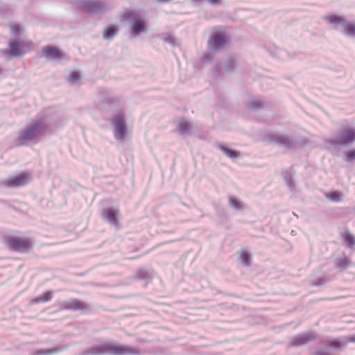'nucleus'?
<instances>
[{
  "instance_id": "obj_1",
  "label": "nucleus",
  "mask_w": 355,
  "mask_h": 355,
  "mask_svg": "<svg viewBox=\"0 0 355 355\" xmlns=\"http://www.w3.org/2000/svg\"><path fill=\"white\" fill-rule=\"evenodd\" d=\"M5 243L10 250L18 252H26L33 247V242L31 238L8 236L5 239Z\"/></svg>"
},
{
  "instance_id": "obj_2",
  "label": "nucleus",
  "mask_w": 355,
  "mask_h": 355,
  "mask_svg": "<svg viewBox=\"0 0 355 355\" xmlns=\"http://www.w3.org/2000/svg\"><path fill=\"white\" fill-rule=\"evenodd\" d=\"M46 128V125L42 120H39L24 130L20 132L17 139L19 145L23 144L24 141L33 140L35 138L44 134Z\"/></svg>"
},
{
  "instance_id": "obj_3",
  "label": "nucleus",
  "mask_w": 355,
  "mask_h": 355,
  "mask_svg": "<svg viewBox=\"0 0 355 355\" xmlns=\"http://www.w3.org/2000/svg\"><path fill=\"white\" fill-rule=\"evenodd\" d=\"M355 141V128L346 126L340 129L334 139H329L328 142L331 144L347 146Z\"/></svg>"
},
{
  "instance_id": "obj_4",
  "label": "nucleus",
  "mask_w": 355,
  "mask_h": 355,
  "mask_svg": "<svg viewBox=\"0 0 355 355\" xmlns=\"http://www.w3.org/2000/svg\"><path fill=\"white\" fill-rule=\"evenodd\" d=\"M31 180V172L26 171L8 177L2 182V184L10 188L21 187L28 184Z\"/></svg>"
},
{
  "instance_id": "obj_5",
  "label": "nucleus",
  "mask_w": 355,
  "mask_h": 355,
  "mask_svg": "<svg viewBox=\"0 0 355 355\" xmlns=\"http://www.w3.org/2000/svg\"><path fill=\"white\" fill-rule=\"evenodd\" d=\"M229 38L225 31L222 28H216L208 40V46L210 50H218L224 47L228 42Z\"/></svg>"
},
{
  "instance_id": "obj_6",
  "label": "nucleus",
  "mask_w": 355,
  "mask_h": 355,
  "mask_svg": "<svg viewBox=\"0 0 355 355\" xmlns=\"http://www.w3.org/2000/svg\"><path fill=\"white\" fill-rule=\"evenodd\" d=\"M80 7L91 14L103 13L108 9L106 2L101 1H85L80 3Z\"/></svg>"
},
{
  "instance_id": "obj_7",
  "label": "nucleus",
  "mask_w": 355,
  "mask_h": 355,
  "mask_svg": "<svg viewBox=\"0 0 355 355\" xmlns=\"http://www.w3.org/2000/svg\"><path fill=\"white\" fill-rule=\"evenodd\" d=\"M114 136L116 139L123 140L125 135V123L123 115L119 114L112 119Z\"/></svg>"
},
{
  "instance_id": "obj_8",
  "label": "nucleus",
  "mask_w": 355,
  "mask_h": 355,
  "mask_svg": "<svg viewBox=\"0 0 355 355\" xmlns=\"http://www.w3.org/2000/svg\"><path fill=\"white\" fill-rule=\"evenodd\" d=\"M120 211L118 209L112 207L106 208L103 211V217L106 219L110 223L116 225H118V218Z\"/></svg>"
},
{
  "instance_id": "obj_9",
  "label": "nucleus",
  "mask_w": 355,
  "mask_h": 355,
  "mask_svg": "<svg viewBox=\"0 0 355 355\" xmlns=\"http://www.w3.org/2000/svg\"><path fill=\"white\" fill-rule=\"evenodd\" d=\"M87 307V304L77 299H70L67 301L62 309L65 310H83Z\"/></svg>"
},
{
  "instance_id": "obj_10",
  "label": "nucleus",
  "mask_w": 355,
  "mask_h": 355,
  "mask_svg": "<svg viewBox=\"0 0 355 355\" xmlns=\"http://www.w3.org/2000/svg\"><path fill=\"white\" fill-rule=\"evenodd\" d=\"M145 25L146 22L144 19L140 17L135 18L131 25L132 34L136 35L141 32H144L145 31Z\"/></svg>"
},
{
  "instance_id": "obj_11",
  "label": "nucleus",
  "mask_w": 355,
  "mask_h": 355,
  "mask_svg": "<svg viewBox=\"0 0 355 355\" xmlns=\"http://www.w3.org/2000/svg\"><path fill=\"white\" fill-rule=\"evenodd\" d=\"M44 55L49 59L58 58L61 56L58 49L53 46H47L42 49Z\"/></svg>"
},
{
  "instance_id": "obj_12",
  "label": "nucleus",
  "mask_w": 355,
  "mask_h": 355,
  "mask_svg": "<svg viewBox=\"0 0 355 355\" xmlns=\"http://www.w3.org/2000/svg\"><path fill=\"white\" fill-rule=\"evenodd\" d=\"M315 337L309 334H303L297 336L294 339V344L296 345H301L306 343L309 340H313Z\"/></svg>"
},
{
  "instance_id": "obj_13",
  "label": "nucleus",
  "mask_w": 355,
  "mask_h": 355,
  "mask_svg": "<svg viewBox=\"0 0 355 355\" xmlns=\"http://www.w3.org/2000/svg\"><path fill=\"white\" fill-rule=\"evenodd\" d=\"M53 297L51 291H46L42 293L41 295L31 300L32 304H39L41 302H46L50 301Z\"/></svg>"
},
{
  "instance_id": "obj_14",
  "label": "nucleus",
  "mask_w": 355,
  "mask_h": 355,
  "mask_svg": "<svg viewBox=\"0 0 355 355\" xmlns=\"http://www.w3.org/2000/svg\"><path fill=\"white\" fill-rule=\"evenodd\" d=\"M343 32L347 35L355 37V24L343 21Z\"/></svg>"
},
{
  "instance_id": "obj_15",
  "label": "nucleus",
  "mask_w": 355,
  "mask_h": 355,
  "mask_svg": "<svg viewBox=\"0 0 355 355\" xmlns=\"http://www.w3.org/2000/svg\"><path fill=\"white\" fill-rule=\"evenodd\" d=\"M10 52L13 56H19L25 53L23 47L18 43H11L9 45Z\"/></svg>"
},
{
  "instance_id": "obj_16",
  "label": "nucleus",
  "mask_w": 355,
  "mask_h": 355,
  "mask_svg": "<svg viewBox=\"0 0 355 355\" xmlns=\"http://www.w3.org/2000/svg\"><path fill=\"white\" fill-rule=\"evenodd\" d=\"M325 197L333 202H340L343 200V194L338 191H332L326 193Z\"/></svg>"
},
{
  "instance_id": "obj_17",
  "label": "nucleus",
  "mask_w": 355,
  "mask_h": 355,
  "mask_svg": "<svg viewBox=\"0 0 355 355\" xmlns=\"http://www.w3.org/2000/svg\"><path fill=\"white\" fill-rule=\"evenodd\" d=\"M219 148L230 158H237L240 156V153L233 149H230L224 146H219Z\"/></svg>"
},
{
  "instance_id": "obj_18",
  "label": "nucleus",
  "mask_w": 355,
  "mask_h": 355,
  "mask_svg": "<svg viewBox=\"0 0 355 355\" xmlns=\"http://www.w3.org/2000/svg\"><path fill=\"white\" fill-rule=\"evenodd\" d=\"M118 29L114 25L107 26L103 33V35L106 39L112 38L117 33Z\"/></svg>"
},
{
  "instance_id": "obj_19",
  "label": "nucleus",
  "mask_w": 355,
  "mask_h": 355,
  "mask_svg": "<svg viewBox=\"0 0 355 355\" xmlns=\"http://www.w3.org/2000/svg\"><path fill=\"white\" fill-rule=\"evenodd\" d=\"M239 259L246 266H249L251 262V256L245 250H241L239 254Z\"/></svg>"
},
{
  "instance_id": "obj_20",
  "label": "nucleus",
  "mask_w": 355,
  "mask_h": 355,
  "mask_svg": "<svg viewBox=\"0 0 355 355\" xmlns=\"http://www.w3.org/2000/svg\"><path fill=\"white\" fill-rule=\"evenodd\" d=\"M324 19L330 24H341L342 25L343 21H346L343 17L335 15L326 16Z\"/></svg>"
},
{
  "instance_id": "obj_21",
  "label": "nucleus",
  "mask_w": 355,
  "mask_h": 355,
  "mask_svg": "<svg viewBox=\"0 0 355 355\" xmlns=\"http://www.w3.org/2000/svg\"><path fill=\"white\" fill-rule=\"evenodd\" d=\"M191 128V124L185 119H182L178 123V130L182 132L188 131Z\"/></svg>"
},
{
  "instance_id": "obj_22",
  "label": "nucleus",
  "mask_w": 355,
  "mask_h": 355,
  "mask_svg": "<svg viewBox=\"0 0 355 355\" xmlns=\"http://www.w3.org/2000/svg\"><path fill=\"white\" fill-rule=\"evenodd\" d=\"M343 238L347 247L352 248L355 245V238L350 232H347Z\"/></svg>"
},
{
  "instance_id": "obj_23",
  "label": "nucleus",
  "mask_w": 355,
  "mask_h": 355,
  "mask_svg": "<svg viewBox=\"0 0 355 355\" xmlns=\"http://www.w3.org/2000/svg\"><path fill=\"white\" fill-rule=\"evenodd\" d=\"M230 204L232 207H234L235 209H241L243 207V203L239 200L230 197L229 198Z\"/></svg>"
},
{
  "instance_id": "obj_24",
  "label": "nucleus",
  "mask_w": 355,
  "mask_h": 355,
  "mask_svg": "<svg viewBox=\"0 0 355 355\" xmlns=\"http://www.w3.org/2000/svg\"><path fill=\"white\" fill-rule=\"evenodd\" d=\"M345 161L351 162L355 159V149L348 150L344 153Z\"/></svg>"
},
{
  "instance_id": "obj_25",
  "label": "nucleus",
  "mask_w": 355,
  "mask_h": 355,
  "mask_svg": "<svg viewBox=\"0 0 355 355\" xmlns=\"http://www.w3.org/2000/svg\"><path fill=\"white\" fill-rule=\"evenodd\" d=\"M148 277V272L144 268H139L136 272L135 277L137 279H146Z\"/></svg>"
},
{
  "instance_id": "obj_26",
  "label": "nucleus",
  "mask_w": 355,
  "mask_h": 355,
  "mask_svg": "<svg viewBox=\"0 0 355 355\" xmlns=\"http://www.w3.org/2000/svg\"><path fill=\"white\" fill-rule=\"evenodd\" d=\"M10 28L11 33L14 35H17L21 31V27L17 24H11Z\"/></svg>"
},
{
  "instance_id": "obj_27",
  "label": "nucleus",
  "mask_w": 355,
  "mask_h": 355,
  "mask_svg": "<svg viewBox=\"0 0 355 355\" xmlns=\"http://www.w3.org/2000/svg\"><path fill=\"white\" fill-rule=\"evenodd\" d=\"M79 78H80V74H79L78 72H77V71H72L70 73L69 80L70 82L73 83V82L76 81L77 80H78Z\"/></svg>"
},
{
  "instance_id": "obj_28",
  "label": "nucleus",
  "mask_w": 355,
  "mask_h": 355,
  "mask_svg": "<svg viewBox=\"0 0 355 355\" xmlns=\"http://www.w3.org/2000/svg\"><path fill=\"white\" fill-rule=\"evenodd\" d=\"M337 266L339 268H347L348 266L347 259L345 258L344 259L339 261L337 263Z\"/></svg>"
},
{
  "instance_id": "obj_29",
  "label": "nucleus",
  "mask_w": 355,
  "mask_h": 355,
  "mask_svg": "<svg viewBox=\"0 0 355 355\" xmlns=\"http://www.w3.org/2000/svg\"><path fill=\"white\" fill-rule=\"evenodd\" d=\"M123 17L125 19H133L134 14L131 11L128 10L123 14Z\"/></svg>"
},
{
  "instance_id": "obj_30",
  "label": "nucleus",
  "mask_w": 355,
  "mask_h": 355,
  "mask_svg": "<svg viewBox=\"0 0 355 355\" xmlns=\"http://www.w3.org/2000/svg\"><path fill=\"white\" fill-rule=\"evenodd\" d=\"M113 352L116 354H121L124 352V349L123 347H114L113 348Z\"/></svg>"
},
{
  "instance_id": "obj_31",
  "label": "nucleus",
  "mask_w": 355,
  "mask_h": 355,
  "mask_svg": "<svg viewBox=\"0 0 355 355\" xmlns=\"http://www.w3.org/2000/svg\"><path fill=\"white\" fill-rule=\"evenodd\" d=\"M329 345L333 347L339 348L340 346V344L338 340H334L329 343Z\"/></svg>"
},
{
  "instance_id": "obj_32",
  "label": "nucleus",
  "mask_w": 355,
  "mask_h": 355,
  "mask_svg": "<svg viewBox=\"0 0 355 355\" xmlns=\"http://www.w3.org/2000/svg\"><path fill=\"white\" fill-rule=\"evenodd\" d=\"M261 105H262V102L261 101H257L255 102H253L252 104V107L253 108L259 107H261Z\"/></svg>"
},
{
  "instance_id": "obj_33",
  "label": "nucleus",
  "mask_w": 355,
  "mask_h": 355,
  "mask_svg": "<svg viewBox=\"0 0 355 355\" xmlns=\"http://www.w3.org/2000/svg\"><path fill=\"white\" fill-rule=\"evenodd\" d=\"M211 4H218L220 3V0H207Z\"/></svg>"
},
{
  "instance_id": "obj_34",
  "label": "nucleus",
  "mask_w": 355,
  "mask_h": 355,
  "mask_svg": "<svg viewBox=\"0 0 355 355\" xmlns=\"http://www.w3.org/2000/svg\"><path fill=\"white\" fill-rule=\"evenodd\" d=\"M282 143L288 144H289L288 139L287 137L284 138V141H282Z\"/></svg>"
}]
</instances>
